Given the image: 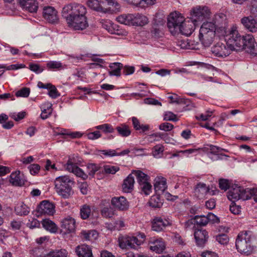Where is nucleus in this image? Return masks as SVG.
Instances as JSON below:
<instances>
[{
	"label": "nucleus",
	"mask_w": 257,
	"mask_h": 257,
	"mask_svg": "<svg viewBox=\"0 0 257 257\" xmlns=\"http://www.w3.org/2000/svg\"><path fill=\"white\" fill-rule=\"evenodd\" d=\"M152 229L156 232L163 231L166 227L171 225L169 220L160 217H155L151 221Z\"/></svg>",
	"instance_id": "nucleus-16"
},
{
	"label": "nucleus",
	"mask_w": 257,
	"mask_h": 257,
	"mask_svg": "<svg viewBox=\"0 0 257 257\" xmlns=\"http://www.w3.org/2000/svg\"><path fill=\"white\" fill-rule=\"evenodd\" d=\"M209 188L203 183H198L194 189L195 195L199 198L201 199L208 193Z\"/></svg>",
	"instance_id": "nucleus-26"
},
{
	"label": "nucleus",
	"mask_w": 257,
	"mask_h": 257,
	"mask_svg": "<svg viewBox=\"0 0 257 257\" xmlns=\"http://www.w3.org/2000/svg\"><path fill=\"white\" fill-rule=\"evenodd\" d=\"M42 224L43 227L51 233H55L57 232L58 227L56 223L48 218L42 220Z\"/></svg>",
	"instance_id": "nucleus-30"
},
{
	"label": "nucleus",
	"mask_w": 257,
	"mask_h": 257,
	"mask_svg": "<svg viewBox=\"0 0 257 257\" xmlns=\"http://www.w3.org/2000/svg\"><path fill=\"white\" fill-rule=\"evenodd\" d=\"M88 6L95 11L107 13L111 11L112 8L119 10V4L113 0H88Z\"/></svg>",
	"instance_id": "nucleus-5"
},
{
	"label": "nucleus",
	"mask_w": 257,
	"mask_h": 257,
	"mask_svg": "<svg viewBox=\"0 0 257 257\" xmlns=\"http://www.w3.org/2000/svg\"><path fill=\"white\" fill-rule=\"evenodd\" d=\"M111 204L119 210H125L128 208L129 203L123 196L114 197L111 199Z\"/></svg>",
	"instance_id": "nucleus-21"
},
{
	"label": "nucleus",
	"mask_w": 257,
	"mask_h": 257,
	"mask_svg": "<svg viewBox=\"0 0 257 257\" xmlns=\"http://www.w3.org/2000/svg\"><path fill=\"white\" fill-rule=\"evenodd\" d=\"M41 109V118L43 119H46L48 118L52 113V105L50 103L43 104Z\"/></svg>",
	"instance_id": "nucleus-37"
},
{
	"label": "nucleus",
	"mask_w": 257,
	"mask_h": 257,
	"mask_svg": "<svg viewBox=\"0 0 257 257\" xmlns=\"http://www.w3.org/2000/svg\"><path fill=\"white\" fill-rule=\"evenodd\" d=\"M25 65L23 64H12L8 66H7L6 65L0 64V69H6L8 70H17L19 69L25 68Z\"/></svg>",
	"instance_id": "nucleus-52"
},
{
	"label": "nucleus",
	"mask_w": 257,
	"mask_h": 257,
	"mask_svg": "<svg viewBox=\"0 0 257 257\" xmlns=\"http://www.w3.org/2000/svg\"><path fill=\"white\" fill-rule=\"evenodd\" d=\"M219 188L224 191L227 190L229 188V183L228 180L225 179H220L219 180Z\"/></svg>",
	"instance_id": "nucleus-57"
},
{
	"label": "nucleus",
	"mask_w": 257,
	"mask_h": 257,
	"mask_svg": "<svg viewBox=\"0 0 257 257\" xmlns=\"http://www.w3.org/2000/svg\"><path fill=\"white\" fill-rule=\"evenodd\" d=\"M48 90V95L50 97L53 99L56 98L60 96V93H59L56 87L53 85H52V86L51 87V88H50Z\"/></svg>",
	"instance_id": "nucleus-56"
},
{
	"label": "nucleus",
	"mask_w": 257,
	"mask_h": 257,
	"mask_svg": "<svg viewBox=\"0 0 257 257\" xmlns=\"http://www.w3.org/2000/svg\"><path fill=\"white\" fill-rule=\"evenodd\" d=\"M20 4L22 7L30 13L36 12L38 6L36 0H20Z\"/></svg>",
	"instance_id": "nucleus-23"
},
{
	"label": "nucleus",
	"mask_w": 257,
	"mask_h": 257,
	"mask_svg": "<svg viewBox=\"0 0 257 257\" xmlns=\"http://www.w3.org/2000/svg\"><path fill=\"white\" fill-rule=\"evenodd\" d=\"M66 169L70 172L74 174L77 177L82 178L83 180H86L88 175L77 166L74 162V158H70L66 164Z\"/></svg>",
	"instance_id": "nucleus-13"
},
{
	"label": "nucleus",
	"mask_w": 257,
	"mask_h": 257,
	"mask_svg": "<svg viewBox=\"0 0 257 257\" xmlns=\"http://www.w3.org/2000/svg\"><path fill=\"white\" fill-rule=\"evenodd\" d=\"M81 234L83 238L86 240H92L95 239L98 236V232L94 230L88 231L82 230Z\"/></svg>",
	"instance_id": "nucleus-39"
},
{
	"label": "nucleus",
	"mask_w": 257,
	"mask_h": 257,
	"mask_svg": "<svg viewBox=\"0 0 257 257\" xmlns=\"http://www.w3.org/2000/svg\"><path fill=\"white\" fill-rule=\"evenodd\" d=\"M216 240L221 244H226L229 238L226 234H220L216 236Z\"/></svg>",
	"instance_id": "nucleus-55"
},
{
	"label": "nucleus",
	"mask_w": 257,
	"mask_h": 257,
	"mask_svg": "<svg viewBox=\"0 0 257 257\" xmlns=\"http://www.w3.org/2000/svg\"><path fill=\"white\" fill-rule=\"evenodd\" d=\"M196 23L192 19L191 20L185 21L181 24L179 27V31H177V34H181L186 36L190 35L194 31Z\"/></svg>",
	"instance_id": "nucleus-18"
},
{
	"label": "nucleus",
	"mask_w": 257,
	"mask_h": 257,
	"mask_svg": "<svg viewBox=\"0 0 257 257\" xmlns=\"http://www.w3.org/2000/svg\"><path fill=\"white\" fill-rule=\"evenodd\" d=\"M184 20V18L179 13L174 12L170 14L168 18L167 27L173 35H177V31H179V27Z\"/></svg>",
	"instance_id": "nucleus-9"
},
{
	"label": "nucleus",
	"mask_w": 257,
	"mask_h": 257,
	"mask_svg": "<svg viewBox=\"0 0 257 257\" xmlns=\"http://www.w3.org/2000/svg\"><path fill=\"white\" fill-rule=\"evenodd\" d=\"M30 173L33 175L37 174L40 170V166L37 164L30 165L28 167Z\"/></svg>",
	"instance_id": "nucleus-59"
},
{
	"label": "nucleus",
	"mask_w": 257,
	"mask_h": 257,
	"mask_svg": "<svg viewBox=\"0 0 257 257\" xmlns=\"http://www.w3.org/2000/svg\"><path fill=\"white\" fill-rule=\"evenodd\" d=\"M99 165L94 163H89L87 166V171L88 175L93 177L96 172L100 170Z\"/></svg>",
	"instance_id": "nucleus-43"
},
{
	"label": "nucleus",
	"mask_w": 257,
	"mask_h": 257,
	"mask_svg": "<svg viewBox=\"0 0 257 257\" xmlns=\"http://www.w3.org/2000/svg\"><path fill=\"white\" fill-rule=\"evenodd\" d=\"M135 183L134 177L132 174H130L123 181L122 185L123 192L125 193H130L134 189Z\"/></svg>",
	"instance_id": "nucleus-27"
},
{
	"label": "nucleus",
	"mask_w": 257,
	"mask_h": 257,
	"mask_svg": "<svg viewBox=\"0 0 257 257\" xmlns=\"http://www.w3.org/2000/svg\"><path fill=\"white\" fill-rule=\"evenodd\" d=\"M10 182L16 186H22L24 185V180L22 178L20 171H15L11 174Z\"/></svg>",
	"instance_id": "nucleus-28"
},
{
	"label": "nucleus",
	"mask_w": 257,
	"mask_h": 257,
	"mask_svg": "<svg viewBox=\"0 0 257 257\" xmlns=\"http://www.w3.org/2000/svg\"><path fill=\"white\" fill-rule=\"evenodd\" d=\"M215 25L212 22L204 23L200 27L199 39L202 44L205 47L210 46L215 36Z\"/></svg>",
	"instance_id": "nucleus-3"
},
{
	"label": "nucleus",
	"mask_w": 257,
	"mask_h": 257,
	"mask_svg": "<svg viewBox=\"0 0 257 257\" xmlns=\"http://www.w3.org/2000/svg\"><path fill=\"white\" fill-rule=\"evenodd\" d=\"M103 27L110 34L116 35L121 34L119 27L116 24L111 23V22H107L103 25Z\"/></svg>",
	"instance_id": "nucleus-38"
},
{
	"label": "nucleus",
	"mask_w": 257,
	"mask_h": 257,
	"mask_svg": "<svg viewBox=\"0 0 257 257\" xmlns=\"http://www.w3.org/2000/svg\"><path fill=\"white\" fill-rule=\"evenodd\" d=\"M46 66L49 70H60L64 68V66L60 62L56 61H48Z\"/></svg>",
	"instance_id": "nucleus-42"
},
{
	"label": "nucleus",
	"mask_w": 257,
	"mask_h": 257,
	"mask_svg": "<svg viewBox=\"0 0 257 257\" xmlns=\"http://www.w3.org/2000/svg\"><path fill=\"white\" fill-rule=\"evenodd\" d=\"M15 211L19 215H27L30 212V208L26 204L22 203L16 207Z\"/></svg>",
	"instance_id": "nucleus-40"
},
{
	"label": "nucleus",
	"mask_w": 257,
	"mask_h": 257,
	"mask_svg": "<svg viewBox=\"0 0 257 257\" xmlns=\"http://www.w3.org/2000/svg\"><path fill=\"white\" fill-rule=\"evenodd\" d=\"M243 41L242 50H245L246 52L251 55H256L257 54V45H255L253 36L249 34L245 35Z\"/></svg>",
	"instance_id": "nucleus-14"
},
{
	"label": "nucleus",
	"mask_w": 257,
	"mask_h": 257,
	"mask_svg": "<svg viewBox=\"0 0 257 257\" xmlns=\"http://www.w3.org/2000/svg\"><path fill=\"white\" fill-rule=\"evenodd\" d=\"M240 22L248 31L251 33L257 32V22L252 16L244 17L240 20Z\"/></svg>",
	"instance_id": "nucleus-20"
},
{
	"label": "nucleus",
	"mask_w": 257,
	"mask_h": 257,
	"mask_svg": "<svg viewBox=\"0 0 257 257\" xmlns=\"http://www.w3.org/2000/svg\"><path fill=\"white\" fill-rule=\"evenodd\" d=\"M134 19V15L127 14H122L116 18V20L120 24L125 25H132V21Z\"/></svg>",
	"instance_id": "nucleus-33"
},
{
	"label": "nucleus",
	"mask_w": 257,
	"mask_h": 257,
	"mask_svg": "<svg viewBox=\"0 0 257 257\" xmlns=\"http://www.w3.org/2000/svg\"><path fill=\"white\" fill-rule=\"evenodd\" d=\"M96 128L102 131L104 133H112L114 131L113 126L108 123H104L96 126Z\"/></svg>",
	"instance_id": "nucleus-46"
},
{
	"label": "nucleus",
	"mask_w": 257,
	"mask_h": 257,
	"mask_svg": "<svg viewBox=\"0 0 257 257\" xmlns=\"http://www.w3.org/2000/svg\"><path fill=\"white\" fill-rule=\"evenodd\" d=\"M211 51L214 56L218 57H225L228 56L231 51L226 43L218 42L211 47Z\"/></svg>",
	"instance_id": "nucleus-12"
},
{
	"label": "nucleus",
	"mask_w": 257,
	"mask_h": 257,
	"mask_svg": "<svg viewBox=\"0 0 257 257\" xmlns=\"http://www.w3.org/2000/svg\"><path fill=\"white\" fill-rule=\"evenodd\" d=\"M68 254L67 251L65 249H55L50 251L42 257H67Z\"/></svg>",
	"instance_id": "nucleus-35"
},
{
	"label": "nucleus",
	"mask_w": 257,
	"mask_h": 257,
	"mask_svg": "<svg viewBox=\"0 0 257 257\" xmlns=\"http://www.w3.org/2000/svg\"><path fill=\"white\" fill-rule=\"evenodd\" d=\"M75 251L78 257H93L91 249L87 245H78Z\"/></svg>",
	"instance_id": "nucleus-25"
},
{
	"label": "nucleus",
	"mask_w": 257,
	"mask_h": 257,
	"mask_svg": "<svg viewBox=\"0 0 257 257\" xmlns=\"http://www.w3.org/2000/svg\"><path fill=\"white\" fill-rule=\"evenodd\" d=\"M119 150V148H117L116 150H101L100 153L105 156L112 157L114 156H117V151Z\"/></svg>",
	"instance_id": "nucleus-54"
},
{
	"label": "nucleus",
	"mask_w": 257,
	"mask_h": 257,
	"mask_svg": "<svg viewBox=\"0 0 257 257\" xmlns=\"http://www.w3.org/2000/svg\"><path fill=\"white\" fill-rule=\"evenodd\" d=\"M213 22L212 23L215 25V29L218 27L221 35L225 34L227 30L226 16L222 13L216 14L214 17Z\"/></svg>",
	"instance_id": "nucleus-15"
},
{
	"label": "nucleus",
	"mask_w": 257,
	"mask_h": 257,
	"mask_svg": "<svg viewBox=\"0 0 257 257\" xmlns=\"http://www.w3.org/2000/svg\"><path fill=\"white\" fill-rule=\"evenodd\" d=\"M91 211L90 206L84 204L81 206L80 209V215L82 219H86L89 218L90 215Z\"/></svg>",
	"instance_id": "nucleus-41"
},
{
	"label": "nucleus",
	"mask_w": 257,
	"mask_h": 257,
	"mask_svg": "<svg viewBox=\"0 0 257 257\" xmlns=\"http://www.w3.org/2000/svg\"><path fill=\"white\" fill-rule=\"evenodd\" d=\"M118 135L122 137H127L131 134V131L128 125L122 123L117 126L115 128Z\"/></svg>",
	"instance_id": "nucleus-32"
},
{
	"label": "nucleus",
	"mask_w": 257,
	"mask_h": 257,
	"mask_svg": "<svg viewBox=\"0 0 257 257\" xmlns=\"http://www.w3.org/2000/svg\"><path fill=\"white\" fill-rule=\"evenodd\" d=\"M168 98L171 100V103H176L178 104H181L182 102H190L189 99H186V98H180L178 96V95L176 94H173V95H171L170 96H168Z\"/></svg>",
	"instance_id": "nucleus-50"
},
{
	"label": "nucleus",
	"mask_w": 257,
	"mask_h": 257,
	"mask_svg": "<svg viewBox=\"0 0 257 257\" xmlns=\"http://www.w3.org/2000/svg\"><path fill=\"white\" fill-rule=\"evenodd\" d=\"M164 151V147L162 145H157L154 148L153 152V155L155 157H160V154H162Z\"/></svg>",
	"instance_id": "nucleus-62"
},
{
	"label": "nucleus",
	"mask_w": 257,
	"mask_h": 257,
	"mask_svg": "<svg viewBox=\"0 0 257 257\" xmlns=\"http://www.w3.org/2000/svg\"><path fill=\"white\" fill-rule=\"evenodd\" d=\"M194 237L198 246H203L208 238V232L206 230L197 229L194 231Z\"/></svg>",
	"instance_id": "nucleus-22"
},
{
	"label": "nucleus",
	"mask_w": 257,
	"mask_h": 257,
	"mask_svg": "<svg viewBox=\"0 0 257 257\" xmlns=\"http://www.w3.org/2000/svg\"><path fill=\"white\" fill-rule=\"evenodd\" d=\"M43 15L50 23H55L58 21L57 11L52 7H45L43 8Z\"/></svg>",
	"instance_id": "nucleus-19"
},
{
	"label": "nucleus",
	"mask_w": 257,
	"mask_h": 257,
	"mask_svg": "<svg viewBox=\"0 0 257 257\" xmlns=\"http://www.w3.org/2000/svg\"><path fill=\"white\" fill-rule=\"evenodd\" d=\"M194 223L200 226H205L208 223V219L206 216H195L194 218Z\"/></svg>",
	"instance_id": "nucleus-47"
},
{
	"label": "nucleus",
	"mask_w": 257,
	"mask_h": 257,
	"mask_svg": "<svg viewBox=\"0 0 257 257\" xmlns=\"http://www.w3.org/2000/svg\"><path fill=\"white\" fill-rule=\"evenodd\" d=\"M178 46L182 49H193L194 47L192 46V42L188 39H183L179 41L177 44Z\"/></svg>",
	"instance_id": "nucleus-44"
},
{
	"label": "nucleus",
	"mask_w": 257,
	"mask_h": 257,
	"mask_svg": "<svg viewBox=\"0 0 257 257\" xmlns=\"http://www.w3.org/2000/svg\"><path fill=\"white\" fill-rule=\"evenodd\" d=\"M30 93V89L28 87H23L16 92V96L18 97H27Z\"/></svg>",
	"instance_id": "nucleus-53"
},
{
	"label": "nucleus",
	"mask_w": 257,
	"mask_h": 257,
	"mask_svg": "<svg viewBox=\"0 0 257 257\" xmlns=\"http://www.w3.org/2000/svg\"><path fill=\"white\" fill-rule=\"evenodd\" d=\"M223 35L225 36L226 45L231 51L242 50L245 35H241L236 26H233L228 29Z\"/></svg>",
	"instance_id": "nucleus-2"
},
{
	"label": "nucleus",
	"mask_w": 257,
	"mask_h": 257,
	"mask_svg": "<svg viewBox=\"0 0 257 257\" xmlns=\"http://www.w3.org/2000/svg\"><path fill=\"white\" fill-rule=\"evenodd\" d=\"M230 210L234 214H238L241 212V207L232 201L230 205Z\"/></svg>",
	"instance_id": "nucleus-63"
},
{
	"label": "nucleus",
	"mask_w": 257,
	"mask_h": 257,
	"mask_svg": "<svg viewBox=\"0 0 257 257\" xmlns=\"http://www.w3.org/2000/svg\"><path fill=\"white\" fill-rule=\"evenodd\" d=\"M26 115V113L25 111L20 112L19 113H13L11 115V117L15 120L18 121L23 119Z\"/></svg>",
	"instance_id": "nucleus-61"
},
{
	"label": "nucleus",
	"mask_w": 257,
	"mask_h": 257,
	"mask_svg": "<svg viewBox=\"0 0 257 257\" xmlns=\"http://www.w3.org/2000/svg\"><path fill=\"white\" fill-rule=\"evenodd\" d=\"M150 249L158 253H162L166 248V243L161 238H152L149 241Z\"/></svg>",
	"instance_id": "nucleus-17"
},
{
	"label": "nucleus",
	"mask_w": 257,
	"mask_h": 257,
	"mask_svg": "<svg viewBox=\"0 0 257 257\" xmlns=\"http://www.w3.org/2000/svg\"><path fill=\"white\" fill-rule=\"evenodd\" d=\"M55 189L56 192L64 198H68L71 194L73 181L67 176H62L56 178Z\"/></svg>",
	"instance_id": "nucleus-6"
},
{
	"label": "nucleus",
	"mask_w": 257,
	"mask_h": 257,
	"mask_svg": "<svg viewBox=\"0 0 257 257\" xmlns=\"http://www.w3.org/2000/svg\"><path fill=\"white\" fill-rule=\"evenodd\" d=\"M136 177L138 183L141 186L142 191L145 193V173L140 170H133L131 174Z\"/></svg>",
	"instance_id": "nucleus-31"
},
{
	"label": "nucleus",
	"mask_w": 257,
	"mask_h": 257,
	"mask_svg": "<svg viewBox=\"0 0 257 257\" xmlns=\"http://www.w3.org/2000/svg\"><path fill=\"white\" fill-rule=\"evenodd\" d=\"M110 70L109 71V74L110 76H119L120 70L122 68V64L120 63H113L109 65Z\"/></svg>",
	"instance_id": "nucleus-34"
},
{
	"label": "nucleus",
	"mask_w": 257,
	"mask_h": 257,
	"mask_svg": "<svg viewBox=\"0 0 257 257\" xmlns=\"http://www.w3.org/2000/svg\"><path fill=\"white\" fill-rule=\"evenodd\" d=\"M104 172L106 174H114L119 170V167L117 166L106 165L103 166Z\"/></svg>",
	"instance_id": "nucleus-48"
},
{
	"label": "nucleus",
	"mask_w": 257,
	"mask_h": 257,
	"mask_svg": "<svg viewBox=\"0 0 257 257\" xmlns=\"http://www.w3.org/2000/svg\"><path fill=\"white\" fill-rule=\"evenodd\" d=\"M86 13V7L78 4L67 5L62 12L68 26L74 30H83L88 26Z\"/></svg>",
	"instance_id": "nucleus-1"
},
{
	"label": "nucleus",
	"mask_w": 257,
	"mask_h": 257,
	"mask_svg": "<svg viewBox=\"0 0 257 257\" xmlns=\"http://www.w3.org/2000/svg\"><path fill=\"white\" fill-rule=\"evenodd\" d=\"M148 205L153 208H160L163 205V202L159 195L152 196L148 202Z\"/></svg>",
	"instance_id": "nucleus-36"
},
{
	"label": "nucleus",
	"mask_w": 257,
	"mask_h": 257,
	"mask_svg": "<svg viewBox=\"0 0 257 257\" xmlns=\"http://www.w3.org/2000/svg\"><path fill=\"white\" fill-rule=\"evenodd\" d=\"M210 14V9L206 6H196L190 11L191 19L196 23L208 18Z\"/></svg>",
	"instance_id": "nucleus-8"
},
{
	"label": "nucleus",
	"mask_w": 257,
	"mask_h": 257,
	"mask_svg": "<svg viewBox=\"0 0 257 257\" xmlns=\"http://www.w3.org/2000/svg\"><path fill=\"white\" fill-rule=\"evenodd\" d=\"M253 237V233L250 231H245L239 233L235 242L237 250L245 255L250 254L252 251L251 242Z\"/></svg>",
	"instance_id": "nucleus-4"
},
{
	"label": "nucleus",
	"mask_w": 257,
	"mask_h": 257,
	"mask_svg": "<svg viewBox=\"0 0 257 257\" xmlns=\"http://www.w3.org/2000/svg\"><path fill=\"white\" fill-rule=\"evenodd\" d=\"M61 227L68 232L74 231L75 228L74 219L71 217H67L63 219L61 221Z\"/></svg>",
	"instance_id": "nucleus-24"
},
{
	"label": "nucleus",
	"mask_w": 257,
	"mask_h": 257,
	"mask_svg": "<svg viewBox=\"0 0 257 257\" xmlns=\"http://www.w3.org/2000/svg\"><path fill=\"white\" fill-rule=\"evenodd\" d=\"M132 25L143 26L145 25V21L143 15L138 14L134 15V19L132 21Z\"/></svg>",
	"instance_id": "nucleus-45"
},
{
	"label": "nucleus",
	"mask_w": 257,
	"mask_h": 257,
	"mask_svg": "<svg viewBox=\"0 0 257 257\" xmlns=\"http://www.w3.org/2000/svg\"><path fill=\"white\" fill-rule=\"evenodd\" d=\"M250 188L244 189L243 187L235 185L227 192L228 199L232 201L242 199L247 200L250 198Z\"/></svg>",
	"instance_id": "nucleus-7"
},
{
	"label": "nucleus",
	"mask_w": 257,
	"mask_h": 257,
	"mask_svg": "<svg viewBox=\"0 0 257 257\" xmlns=\"http://www.w3.org/2000/svg\"><path fill=\"white\" fill-rule=\"evenodd\" d=\"M27 225L31 229L39 228L40 226V222L36 218H33L31 221L27 223Z\"/></svg>",
	"instance_id": "nucleus-64"
},
{
	"label": "nucleus",
	"mask_w": 257,
	"mask_h": 257,
	"mask_svg": "<svg viewBox=\"0 0 257 257\" xmlns=\"http://www.w3.org/2000/svg\"><path fill=\"white\" fill-rule=\"evenodd\" d=\"M154 186L156 192H164L167 188L166 179L161 176L157 177L155 179Z\"/></svg>",
	"instance_id": "nucleus-29"
},
{
	"label": "nucleus",
	"mask_w": 257,
	"mask_h": 257,
	"mask_svg": "<svg viewBox=\"0 0 257 257\" xmlns=\"http://www.w3.org/2000/svg\"><path fill=\"white\" fill-rule=\"evenodd\" d=\"M55 205L48 200L40 202L36 208L38 215H53L55 212Z\"/></svg>",
	"instance_id": "nucleus-11"
},
{
	"label": "nucleus",
	"mask_w": 257,
	"mask_h": 257,
	"mask_svg": "<svg viewBox=\"0 0 257 257\" xmlns=\"http://www.w3.org/2000/svg\"><path fill=\"white\" fill-rule=\"evenodd\" d=\"M164 136V135L163 134L155 133L148 135L147 137H146V138L149 142L152 143L154 141H159L160 139H163Z\"/></svg>",
	"instance_id": "nucleus-51"
},
{
	"label": "nucleus",
	"mask_w": 257,
	"mask_h": 257,
	"mask_svg": "<svg viewBox=\"0 0 257 257\" xmlns=\"http://www.w3.org/2000/svg\"><path fill=\"white\" fill-rule=\"evenodd\" d=\"M125 227V224L122 220H119L115 221L114 223V225H112L111 224L108 225V228L110 230H120Z\"/></svg>",
	"instance_id": "nucleus-49"
},
{
	"label": "nucleus",
	"mask_w": 257,
	"mask_h": 257,
	"mask_svg": "<svg viewBox=\"0 0 257 257\" xmlns=\"http://www.w3.org/2000/svg\"><path fill=\"white\" fill-rule=\"evenodd\" d=\"M132 121L134 127L136 130H142L143 132L145 131V126L143 124H140V121L137 118L133 117Z\"/></svg>",
	"instance_id": "nucleus-58"
},
{
	"label": "nucleus",
	"mask_w": 257,
	"mask_h": 257,
	"mask_svg": "<svg viewBox=\"0 0 257 257\" xmlns=\"http://www.w3.org/2000/svg\"><path fill=\"white\" fill-rule=\"evenodd\" d=\"M29 69L37 74L42 72L44 70V69L41 68L39 64L35 63H30L29 64Z\"/></svg>",
	"instance_id": "nucleus-60"
},
{
	"label": "nucleus",
	"mask_w": 257,
	"mask_h": 257,
	"mask_svg": "<svg viewBox=\"0 0 257 257\" xmlns=\"http://www.w3.org/2000/svg\"><path fill=\"white\" fill-rule=\"evenodd\" d=\"M119 246L122 249L135 248L136 245H140L141 241L137 237L133 235H125L120 236L118 239Z\"/></svg>",
	"instance_id": "nucleus-10"
}]
</instances>
